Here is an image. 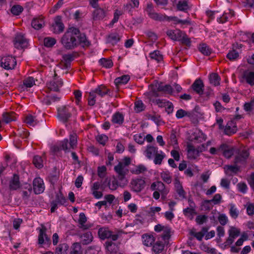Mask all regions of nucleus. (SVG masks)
Masks as SVG:
<instances>
[{
  "label": "nucleus",
  "mask_w": 254,
  "mask_h": 254,
  "mask_svg": "<svg viewBox=\"0 0 254 254\" xmlns=\"http://www.w3.org/2000/svg\"><path fill=\"white\" fill-rule=\"evenodd\" d=\"M57 40L53 37H47L43 40L44 45L47 48H52L56 43Z\"/></svg>",
  "instance_id": "41"
},
{
  "label": "nucleus",
  "mask_w": 254,
  "mask_h": 254,
  "mask_svg": "<svg viewBox=\"0 0 254 254\" xmlns=\"http://www.w3.org/2000/svg\"><path fill=\"white\" fill-rule=\"evenodd\" d=\"M107 14V10L102 8H96L93 12L94 20H100L103 19Z\"/></svg>",
  "instance_id": "21"
},
{
  "label": "nucleus",
  "mask_w": 254,
  "mask_h": 254,
  "mask_svg": "<svg viewBox=\"0 0 254 254\" xmlns=\"http://www.w3.org/2000/svg\"><path fill=\"white\" fill-rule=\"evenodd\" d=\"M106 248L110 252V254H115L118 251V249L115 243L112 242H106Z\"/></svg>",
  "instance_id": "48"
},
{
  "label": "nucleus",
  "mask_w": 254,
  "mask_h": 254,
  "mask_svg": "<svg viewBox=\"0 0 254 254\" xmlns=\"http://www.w3.org/2000/svg\"><path fill=\"white\" fill-rule=\"evenodd\" d=\"M198 49L199 51L205 56H209L212 53V49L205 43L200 44Z\"/></svg>",
  "instance_id": "32"
},
{
  "label": "nucleus",
  "mask_w": 254,
  "mask_h": 254,
  "mask_svg": "<svg viewBox=\"0 0 254 254\" xmlns=\"http://www.w3.org/2000/svg\"><path fill=\"white\" fill-rule=\"evenodd\" d=\"M220 77L217 73H212L209 75V80L211 84L215 86H218L220 84Z\"/></svg>",
  "instance_id": "37"
},
{
  "label": "nucleus",
  "mask_w": 254,
  "mask_h": 254,
  "mask_svg": "<svg viewBox=\"0 0 254 254\" xmlns=\"http://www.w3.org/2000/svg\"><path fill=\"white\" fill-rule=\"evenodd\" d=\"M20 187L19 176L16 174L13 175V178L9 183V189L10 190H16Z\"/></svg>",
  "instance_id": "27"
},
{
  "label": "nucleus",
  "mask_w": 254,
  "mask_h": 254,
  "mask_svg": "<svg viewBox=\"0 0 254 254\" xmlns=\"http://www.w3.org/2000/svg\"><path fill=\"white\" fill-rule=\"evenodd\" d=\"M120 36L118 33H112L108 36L107 41L108 43L115 45L120 40Z\"/></svg>",
  "instance_id": "44"
},
{
  "label": "nucleus",
  "mask_w": 254,
  "mask_h": 254,
  "mask_svg": "<svg viewBox=\"0 0 254 254\" xmlns=\"http://www.w3.org/2000/svg\"><path fill=\"white\" fill-rule=\"evenodd\" d=\"M149 57L152 59L157 61L158 63L163 60V56L161 52L158 50H155L149 54Z\"/></svg>",
  "instance_id": "39"
},
{
  "label": "nucleus",
  "mask_w": 254,
  "mask_h": 254,
  "mask_svg": "<svg viewBox=\"0 0 254 254\" xmlns=\"http://www.w3.org/2000/svg\"><path fill=\"white\" fill-rule=\"evenodd\" d=\"M157 91L163 92L166 94H172L173 93V88L169 84L163 85L161 83L159 84L157 87Z\"/></svg>",
  "instance_id": "35"
},
{
  "label": "nucleus",
  "mask_w": 254,
  "mask_h": 254,
  "mask_svg": "<svg viewBox=\"0 0 254 254\" xmlns=\"http://www.w3.org/2000/svg\"><path fill=\"white\" fill-rule=\"evenodd\" d=\"M75 107L69 105L63 106L58 109L57 118L64 123H66L73 114H76Z\"/></svg>",
  "instance_id": "4"
},
{
  "label": "nucleus",
  "mask_w": 254,
  "mask_h": 254,
  "mask_svg": "<svg viewBox=\"0 0 254 254\" xmlns=\"http://www.w3.org/2000/svg\"><path fill=\"white\" fill-rule=\"evenodd\" d=\"M205 149L206 147L204 144H201L196 148L191 145V159H196L199 156L200 153L205 151Z\"/></svg>",
  "instance_id": "25"
},
{
  "label": "nucleus",
  "mask_w": 254,
  "mask_h": 254,
  "mask_svg": "<svg viewBox=\"0 0 254 254\" xmlns=\"http://www.w3.org/2000/svg\"><path fill=\"white\" fill-rule=\"evenodd\" d=\"M97 141L101 144L105 145L108 140V137L105 134L98 135L96 137Z\"/></svg>",
  "instance_id": "64"
},
{
  "label": "nucleus",
  "mask_w": 254,
  "mask_h": 254,
  "mask_svg": "<svg viewBox=\"0 0 254 254\" xmlns=\"http://www.w3.org/2000/svg\"><path fill=\"white\" fill-rule=\"evenodd\" d=\"M2 121L5 124H8L9 123L14 121L16 120V117L15 116V113L14 112H4L2 115Z\"/></svg>",
  "instance_id": "31"
},
{
  "label": "nucleus",
  "mask_w": 254,
  "mask_h": 254,
  "mask_svg": "<svg viewBox=\"0 0 254 254\" xmlns=\"http://www.w3.org/2000/svg\"><path fill=\"white\" fill-rule=\"evenodd\" d=\"M175 187L176 188V191L180 197L182 198H186V193L183 189L182 186L180 184L178 180H176Z\"/></svg>",
  "instance_id": "45"
},
{
  "label": "nucleus",
  "mask_w": 254,
  "mask_h": 254,
  "mask_svg": "<svg viewBox=\"0 0 254 254\" xmlns=\"http://www.w3.org/2000/svg\"><path fill=\"white\" fill-rule=\"evenodd\" d=\"M145 186V182L142 179H133L130 182L131 190L136 192H140Z\"/></svg>",
  "instance_id": "12"
},
{
  "label": "nucleus",
  "mask_w": 254,
  "mask_h": 254,
  "mask_svg": "<svg viewBox=\"0 0 254 254\" xmlns=\"http://www.w3.org/2000/svg\"><path fill=\"white\" fill-rule=\"evenodd\" d=\"M167 21H172L174 22V24H185L187 23H189V21L188 20H180L176 16H168L167 18Z\"/></svg>",
  "instance_id": "54"
},
{
  "label": "nucleus",
  "mask_w": 254,
  "mask_h": 254,
  "mask_svg": "<svg viewBox=\"0 0 254 254\" xmlns=\"http://www.w3.org/2000/svg\"><path fill=\"white\" fill-rule=\"evenodd\" d=\"M249 155L250 154L248 151L246 150H243L238 155L235 156L234 159L235 164L246 163Z\"/></svg>",
  "instance_id": "20"
},
{
  "label": "nucleus",
  "mask_w": 254,
  "mask_h": 254,
  "mask_svg": "<svg viewBox=\"0 0 254 254\" xmlns=\"http://www.w3.org/2000/svg\"><path fill=\"white\" fill-rule=\"evenodd\" d=\"M114 170L118 175V179L120 181L123 182V185L127 184V181L125 177L128 172V170L122 163V162H119L117 165L114 167Z\"/></svg>",
  "instance_id": "7"
},
{
  "label": "nucleus",
  "mask_w": 254,
  "mask_h": 254,
  "mask_svg": "<svg viewBox=\"0 0 254 254\" xmlns=\"http://www.w3.org/2000/svg\"><path fill=\"white\" fill-rule=\"evenodd\" d=\"M134 104V109L136 113L142 112L145 109L144 105L141 100L137 101Z\"/></svg>",
  "instance_id": "59"
},
{
  "label": "nucleus",
  "mask_w": 254,
  "mask_h": 254,
  "mask_svg": "<svg viewBox=\"0 0 254 254\" xmlns=\"http://www.w3.org/2000/svg\"><path fill=\"white\" fill-rule=\"evenodd\" d=\"M130 79L129 75L127 74L122 75L117 77L115 79L114 83L116 87L118 88L122 85L127 84Z\"/></svg>",
  "instance_id": "28"
},
{
  "label": "nucleus",
  "mask_w": 254,
  "mask_h": 254,
  "mask_svg": "<svg viewBox=\"0 0 254 254\" xmlns=\"http://www.w3.org/2000/svg\"><path fill=\"white\" fill-rule=\"evenodd\" d=\"M39 230V234L38 235V244L42 245L43 244H49L50 242V239L46 234L47 228L43 225H41V228H37Z\"/></svg>",
  "instance_id": "13"
},
{
  "label": "nucleus",
  "mask_w": 254,
  "mask_h": 254,
  "mask_svg": "<svg viewBox=\"0 0 254 254\" xmlns=\"http://www.w3.org/2000/svg\"><path fill=\"white\" fill-rule=\"evenodd\" d=\"M120 182V183L119 184L117 180L115 178H114L112 180H111L110 179L108 180V179L107 178L103 183L102 186H104L105 184L107 183L109 188L112 190H114L118 188L119 186L121 187L125 186L123 185V182Z\"/></svg>",
  "instance_id": "23"
},
{
  "label": "nucleus",
  "mask_w": 254,
  "mask_h": 254,
  "mask_svg": "<svg viewBox=\"0 0 254 254\" xmlns=\"http://www.w3.org/2000/svg\"><path fill=\"white\" fill-rule=\"evenodd\" d=\"M0 64V66L5 69H13L16 65V61L12 56H7L1 59Z\"/></svg>",
  "instance_id": "9"
},
{
  "label": "nucleus",
  "mask_w": 254,
  "mask_h": 254,
  "mask_svg": "<svg viewBox=\"0 0 254 254\" xmlns=\"http://www.w3.org/2000/svg\"><path fill=\"white\" fill-rule=\"evenodd\" d=\"M142 242L144 245L147 247L152 246L155 241V238L151 234H145L142 236Z\"/></svg>",
  "instance_id": "30"
},
{
  "label": "nucleus",
  "mask_w": 254,
  "mask_h": 254,
  "mask_svg": "<svg viewBox=\"0 0 254 254\" xmlns=\"http://www.w3.org/2000/svg\"><path fill=\"white\" fill-rule=\"evenodd\" d=\"M208 231V228L203 227L201 230L198 232H194L191 230V236L195 237L198 240L201 241L205 236L206 233Z\"/></svg>",
  "instance_id": "38"
},
{
  "label": "nucleus",
  "mask_w": 254,
  "mask_h": 254,
  "mask_svg": "<svg viewBox=\"0 0 254 254\" xmlns=\"http://www.w3.org/2000/svg\"><path fill=\"white\" fill-rule=\"evenodd\" d=\"M54 201L61 205H64L66 203V199L61 191L56 193L55 199Z\"/></svg>",
  "instance_id": "40"
},
{
  "label": "nucleus",
  "mask_w": 254,
  "mask_h": 254,
  "mask_svg": "<svg viewBox=\"0 0 254 254\" xmlns=\"http://www.w3.org/2000/svg\"><path fill=\"white\" fill-rule=\"evenodd\" d=\"M234 11H230L229 13H224L222 16L219 19V22L221 23H225L228 21L229 18H231L233 16Z\"/></svg>",
  "instance_id": "63"
},
{
  "label": "nucleus",
  "mask_w": 254,
  "mask_h": 254,
  "mask_svg": "<svg viewBox=\"0 0 254 254\" xmlns=\"http://www.w3.org/2000/svg\"><path fill=\"white\" fill-rule=\"evenodd\" d=\"M204 87L203 81L201 78H198L191 84V90L199 96H202Z\"/></svg>",
  "instance_id": "14"
},
{
  "label": "nucleus",
  "mask_w": 254,
  "mask_h": 254,
  "mask_svg": "<svg viewBox=\"0 0 254 254\" xmlns=\"http://www.w3.org/2000/svg\"><path fill=\"white\" fill-rule=\"evenodd\" d=\"M165 156V154L162 151H160L159 153H157L154 156V164L158 165L161 164L162 160Z\"/></svg>",
  "instance_id": "49"
},
{
  "label": "nucleus",
  "mask_w": 254,
  "mask_h": 254,
  "mask_svg": "<svg viewBox=\"0 0 254 254\" xmlns=\"http://www.w3.org/2000/svg\"><path fill=\"white\" fill-rule=\"evenodd\" d=\"M243 78L246 82L251 86L254 85V72L245 70L243 74Z\"/></svg>",
  "instance_id": "26"
},
{
  "label": "nucleus",
  "mask_w": 254,
  "mask_h": 254,
  "mask_svg": "<svg viewBox=\"0 0 254 254\" xmlns=\"http://www.w3.org/2000/svg\"><path fill=\"white\" fill-rule=\"evenodd\" d=\"M167 35L173 41H178L182 44L190 47V40L188 36L182 31L179 29L168 30L166 32Z\"/></svg>",
  "instance_id": "3"
},
{
  "label": "nucleus",
  "mask_w": 254,
  "mask_h": 254,
  "mask_svg": "<svg viewBox=\"0 0 254 254\" xmlns=\"http://www.w3.org/2000/svg\"><path fill=\"white\" fill-rule=\"evenodd\" d=\"M147 171V168L142 164L138 165L130 170L133 174L138 175Z\"/></svg>",
  "instance_id": "47"
},
{
  "label": "nucleus",
  "mask_w": 254,
  "mask_h": 254,
  "mask_svg": "<svg viewBox=\"0 0 254 254\" xmlns=\"http://www.w3.org/2000/svg\"><path fill=\"white\" fill-rule=\"evenodd\" d=\"M53 32L55 34H60L63 32L64 29V26L62 22V17L57 16L54 19V23L52 24Z\"/></svg>",
  "instance_id": "17"
},
{
  "label": "nucleus",
  "mask_w": 254,
  "mask_h": 254,
  "mask_svg": "<svg viewBox=\"0 0 254 254\" xmlns=\"http://www.w3.org/2000/svg\"><path fill=\"white\" fill-rule=\"evenodd\" d=\"M218 150L222 152L223 155L227 158H231L234 153V149L225 143L219 146Z\"/></svg>",
  "instance_id": "18"
},
{
  "label": "nucleus",
  "mask_w": 254,
  "mask_h": 254,
  "mask_svg": "<svg viewBox=\"0 0 254 254\" xmlns=\"http://www.w3.org/2000/svg\"><path fill=\"white\" fill-rule=\"evenodd\" d=\"M123 13L121 11L116 9L114 13V18L109 24L110 26H112L115 23L117 22L120 16Z\"/></svg>",
  "instance_id": "60"
},
{
  "label": "nucleus",
  "mask_w": 254,
  "mask_h": 254,
  "mask_svg": "<svg viewBox=\"0 0 254 254\" xmlns=\"http://www.w3.org/2000/svg\"><path fill=\"white\" fill-rule=\"evenodd\" d=\"M33 190L35 194L42 193L45 190L43 180L40 178H36L33 181Z\"/></svg>",
  "instance_id": "15"
},
{
  "label": "nucleus",
  "mask_w": 254,
  "mask_h": 254,
  "mask_svg": "<svg viewBox=\"0 0 254 254\" xmlns=\"http://www.w3.org/2000/svg\"><path fill=\"white\" fill-rule=\"evenodd\" d=\"M81 239V243L83 245H88L92 241L93 236L90 232H87L80 237Z\"/></svg>",
  "instance_id": "36"
},
{
  "label": "nucleus",
  "mask_w": 254,
  "mask_h": 254,
  "mask_svg": "<svg viewBox=\"0 0 254 254\" xmlns=\"http://www.w3.org/2000/svg\"><path fill=\"white\" fill-rule=\"evenodd\" d=\"M81 246L79 243H74L71 247V251L69 254H82Z\"/></svg>",
  "instance_id": "43"
},
{
  "label": "nucleus",
  "mask_w": 254,
  "mask_h": 254,
  "mask_svg": "<svg viewBox=\"0 0 254 254\" xmlns=\"http://www.w3.org/2000/svg\"><path fill=\"white\" fill-rule=\"evenodd\" d=\"M225 174L229 176L237 174L240 171V167L237 165H225L224 167Z\"/></svg>",
  "instance_id": "22"
},
{
  "label": "nucleus",
  "mask_w": 254,
  "mask_h": 254,
  "mask_svg": "<svg viewBox=\"0 0 254 254\" xmlns=\"http://www.w3.org/2000/svg\"><path fill=\"white\" fill-rule=\"evenodd\" d=\"M46 85L50 90L59 92L60 91V88L63 85V81L61 78L58 76L57 73L55 72L53 79L48 81Z\"/></svg>",
  "instance_id": "8"
},
{
  "label": "nucleus",
  "mask_w": 254,
  "mask_h": 254,
  "mask_svg": "<svg viewBox=\"0 0 254 254\" xmlns=\"http://www.w3.org/2000/svg\"><path fill=\"white\" fill-rule=\"evenodd\" d=\"M25 122L29 126L34 127L38 123L35 117L31 115L27 116L25 120Z\"/></svg>",
  "instance_id": "50"
},
{
  "label": "nucleus",
  "mask_w": 254,
  "mask_h": 254,
  "mask_svg": "<svg viewBox=\"0 0 254 254\" xmlns=\"http://www.w3.org/2000/svg\"><path fill=\"white\" fill-rule=\"evenodd\" d=\"M150 189L152 190H156L160 192L163 199L166 197L169 192V190L165 188V185L160 181L153 183L151 185Z\"/></svg>",
  "instance_id": "10"
},
{
  "label": "nucleus",
  "mask_w": 254,
  "mask_h": 254,
  "mask_svg": "<svg viewBox=\"0 0 254 254\" xmlns=\"http://www.w3.org/2000/svg\"><path fill=\"white\" fill-rule=\"evenodd\" d=\"M161 179L167 184H169L172 182V177L168 171H163L161 174Z\"/></svg>",
  "instance_id": "52"
},
{
  "label": "nucleus",
  "mask_w": 254,
  "mask_h": 254,
  "mask_svg": "<svg viewBox=\"0 0 254 254\" xmlns=\"http://www.w3.org/2000/svg\"><path fill=\"white\" fill-rule=\"evenodd\" d=\"M13 43L14 47L18 49L27 47L28 44L26 39L20 33L16 35Z\"/></svg>",
  "instance_id": "16"
},
{
  "label": "nucleus",
  "mask_w": 254,
  "mask_h": 254,
  "mask_svg": "<svg viewBox=\"0 0 254 254\" xmlns=\"http://www.w3.org/2000/svg\"><path fill=\"white\" fill-rule=\"evenodd\" d=\"M206 135L200 129L195 128L193 129L191 133V143H201L205 140Z\"/></svg>",
  "instance_id": "11"
},
{
  "label": "nucleus",
  "mask_w": 254,
  "mask_h": 254,
  "mask_svg": "<svg viewBox=\"0 0 254 254\" xmlns=\"http://www.w3.org/2000/svg\"><path fill=\"white\" fill-rule=\"evenodd\" d=\"M237 130V126H234L233 127H231L230 126H227L224 130L225 133L226 134L231 135L236 132Z\"/></svg>",
  "instance_id": "61"
},
{
  "label": "nucleus",
  "mask_w": 254,
  "mask_h": 254,
  "mask_svg": "<svg viewBox=\"0 0 254 254\" xmlns=\"http://www.w3.org/2000/svg\"><path fill=\"white\" fill-rule=\"evenodd\" d=\"M158 152V148L151 145L146 147L144 154L146 157L149 159H152Z\"/></svg>",
  "instance_id": "29"
},
{
  "label": "nucleus",
  "mask_w": 254,
  "mask_h": 254,
  "mask_svg": "<svg viewBox=\"0 0 254 254\" xmlns=\"http://www.w3.org/2000/svg\"><path fill=\"white\" fill-rule=\"evenodd\" d=\"M239 56V54L238 52L235 50L229 51L226 56L227 58L230 61L237 60Z\"/></svg>",
  "instance_id": "58"
},
{
  "label": "nucleus",
  "mask_w": 254,
  "mask_h": 254,
  "mask_svg": "<svg viewBox=\"0 0 254 254\" xmlns=\"http://www.w3.org/2000/svg\"><path fill=\"white\" fill-rule=\"evenodd\" d=\"M157 232H163L161 235V240L157 241L154 243L152 247V251L156 254H159L164 250L165 245L168 243V240L171 236V229L167 227H164L158 224L154 227Z\"/></svg>",
  "instance_id": "2"
},
{
  "label": "nucleus",
  "mask_w": 254,
  "mask_h": 254,
  "mask_svg": "<svg viewBox=\"0 0 254 254\" xmlns=\"http://www.w3.org/2000/svg\"><path fill=\"white\" fill-rule=\"evenodd\" d=\"M44 24V21L42 18H35L31 22L32 27L36 30L42 28Z\"/></svg>",
  "instance_id": "33"
},
{
  "label": "nucleus",
  "mask_w": 254,
  "mask_h": 254,
  "mask_svg": "<svg viewBox=\"0 0 254 254\" xmlns=\"http://www.w3.org/2000/svg\"><path fill=\"white\" fill-rule=\"evenodd\" d=\"M99 63L103 67L109 68L113 66V63L111 59L102 58L99 60Z\"/></svg>",
  "instance_id": "46"
},
{
  "label": "nucleus",
  "mask_w": 254,
  "mask_h": 254,
  "mask_svg": "<svg viewBox=\"0 0 254 254\" xmlns=\"http://www.w3.org/2000/svg\"><path fill=\"white\" fill-rule=\"evenodd\" d=\"M68 248L69 247L66 244H60L56 248L55 254H67Z\"/></svg>",
  "instance_id": "42"
},
{
  "label": "nucleus",
  "mask_w": 254,
  "mask_h": 254,
  "mask_svg": "<svg viewBox=\"0 0 254 254\" xmlns=\"http://www.w3.org/2000/svg\"><path fill=\"white\" fill-rule=\"evenodd\" d=\"M98 235L102 239H111L112 241H116L121 235L124 233L123 230H117L116 234H113L108 228H101L98 230Z\"/></svg>",
  "instance_id": "5"
},
{
  "label": "nucleus",
  "mask_w": 254,
  "mask_h": 254,
  "mask_svg": "<svg viewBox=\"0 0 254 254\" xmlns=\"http://www.w3.org/2000/svg\"><path fill=\"white\" fill-rule=\"evenodd\" d=\"M23 82L26 87L30 88L35 84V80L33 77L29 76L25 78Z\"/></svg>",
  "instance_id": "57"
},
{
  "label": "nucleus",
  "mask_w": 254,
  "mask_h": 254,
  "mask_svg": "<svg viewBox=\"0 0 254 254\" xmlns=\"http://www.w3.org/2000/svg\"><path fill=\"white\" fill-rule=\"evenodd\" d=\"M61 42L66 50H72L78 46L88 47L90 42L84 33H81L78 28L71 27L67 29L61 38Z\"/></svg>",
  "instance_id": "1"
},
{
  "label": "nucleus",
  "mask_w": 254,
  "mask_h": 254,
  "mask_svg": "<svg viewBox=\"0 0 254 254\" xmlns=\"http://www.w3.org/2000/svg\"><path fill=\"white\" fill-rule=\"evenodd\" d=\"M90 92H93L94 95L96 97V95H99L101 97H103L106 95H109L110 96V90L107 88V87L104 85H100L98 86L95 89L91 90Z\"/></svg>",
  "instance_id": "19"
},
{
  "label": "nucleus",
  "mask_w": 254,
  "mask_h": 254,
  "mask_svg": "<svg viewBox=\"0 0 254 254\" xmlns=\"http://www.w3.org/2000/svg\"><path fill=\"white\" fill-rule=\"evenodd\" d=\"M62 150L65 152L69 151L70 149H74L77 144V135L76 133L70 134L69 135V141L65 138L60 142Z\"/></svg>",
  "instance_id": "6"
},
{
  "label": "nucleus",
  "mask_w": 254,
  "mask_h": 254,
  "mask_svg": "<svg viewBox=\"0 0 254 254\" xmlns=\"http://www.w3.org/2000/svg\"><path fill=\"white\" fill-rule=\"evenodd\" d=\"M111 122L113 124L122 125L124 122V115L121 112H116L113 115Z\"/></svg>",
  "instance_id": "24"
},
{
  "label": "nucleus",
  "mask_w": 254,
  "mask_h": 254,
  "mask_svg": "<svg viewBox=\"0 0 254 254\" xmlns=\"http://www.w3.org/2000/svg\"><path fill=\"white\" fill-rule=\"evenodd\" d=\"M177 7L179 10L184 11L187 9L188 7L187 0H180L177 3Z\"/></svg>",
  "instance_id": "56"
},
{
  "label": "nucleus",
  "mask_w": 254,
  "mask_h": 254,
  "mask_svg": "<svg viewBox=\"0 0 254 254\" xmlns=\"http://www.w3.org/2000/svg\"><path fill=\"white\" fill-rule=\"evenodd\" d=\"M23 10V8L20 5H13L11 9V12L14 15H19Z\"/></svg>",
  "instance_id": "55"
},
{
  "label": "nucleus",
  "mask_w": 254,
  "mask_h": 254,
  "mask_svg": "<svg viewBox=\"0 0 254 254\" xmlns=\"http://www.w3.org/2000/svg\"><path fill=\"white\" fill-rule=\"evenodd\" d=\"M150 17L155 20L159 21H167V16L164 15L161 13H158L155 12H149Z\"/></svg>",
  "instance_id": "34"
},
{
  "label": "nucleus",
  "mask_w": 254,
  "mask_h": 254,
  "mask_svg": "<svg viewBox=\"0 0 254 254\" xmlns=\"http://www.w3.org/2000/svg\"><path fill=\"white\" fill-rule=\"evenodd\" d=\"M43 159L41 156L39 155L34 156L33 159V163L36 167L42 168L43 167Z\"/></svg>",
  "instance_id": "51"
},
{
  "label": "nucleus",
  "mask_w": 254,
  "mask_h": 254,
  "mask_svg": "<svg viewBox=\"0 0 254 254\" xmlns=\"http://www.w3.org/2000/svg\"><path fill=\"white\" fill-rule=\"evenodd\" d=\"M62 62L71 65V63L74 60V55L71 54H64L62 56Z\"/></svg>",
  "instance_id": "53"
},
{
  "label": "nucleus",
  "mask_w": 254,
  "mask_h": 254,
  "mask_svg": "<svg viewBox=\"0 0 254 254\" xmlns=\"http://www.w3.org/2000/svg\"><path fill=\"white\" fill-rule=\"evenodd\" d=\"M244 110L247 112H251L254 111V103L251 101L246 102L244 105Z\"/></svg>",
  "instance_id": "62"
}]
</instances>
